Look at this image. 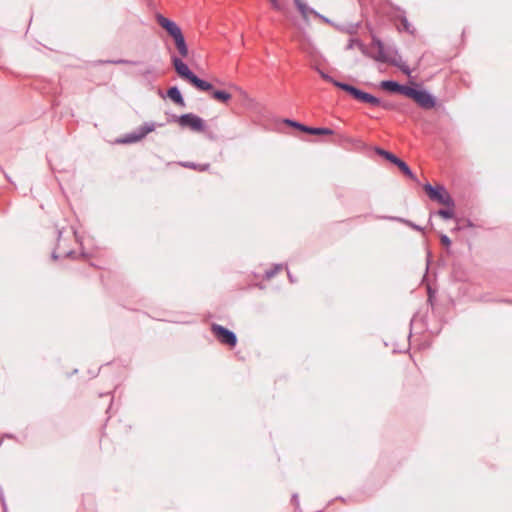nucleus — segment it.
Here are the masks:
<instances>
[{
	"instance_id": "29",
	"label": "nucleus",
	"mask_w": 512,
	"mask_h": 512,
	"mask_svg": "<svg viewBox=\"0 0 512 512\" xmlns=\"http://www.w3.org/2000/svg\"><path fill=\"white\" fill-rule=\"evenodd\" d=\"M292 504L297 508L299 506L298 494H293L291 498Z\"/></svg>"
},
{
	"instance_id": "22",
	"label": "nucleus",
	"mask_w": 512,
	"mask_h": 512,
	"mask_svg": "<svg viewBox=\"0 0 512 512\" xmlns=\"http://www.w3.org/2000/svg\"><path fill=\"white\" fill-rule=\"evenodd\" d=\"M281 269H282V265L281 264H277L274 267L266 270L265 271V278L266 279L273 278Z\"/></svg>"
},
{
	"instance_id": "1",
	"label": "nucleus",
	"mask_w": 512,
	"mask_h": 512,
	"mask_svg": "<svg viewBox=\"0 0 512 512\" xmlns=\"http://www.w3.org/2000/svg\"><path fill=\"white\" fill-rule=\"evenodd\" d=\"M173 67L180 78L190 83L196 89L200 91L212 90L213 85L193 73L190 68L177 56H172Z\"/></svg>"
},
{
	"instance_id": "2",
	"label": "nucleus",
	"mask_w": 512,
	"mask_h": 512,
	"mask_svg": "<svg viewBox=\"0 0 512 512\" xmlns=\"http://www.w3.org/2000/svg\"><path fill=\"white\" fill-rule=\"evenodd\" d=\"M157 23L173 38L175 46L182 57H187L188 47L180 27L172 20L158 14Z\"/></svg>"
},
{
	"instance_id": "36",
	"label": "nucleus",
	"mask_w": 512,
	"mask_h": 512,
	"mask_svg": "<svg viewBox=\"0 0 512 512\" xmlns=\"http://www.w3.org/2000/svg\"><path fill=\"white\" fill-rule=\"evenodd\" d=\"M208 167H209V164H204V165L201 167V170H202V171H204V170H206Z\"/></svg>"
},
{
	"instance_id": "26",
	"label": "nucleus",
	"mask_w": 512,
	"mask_h": 512,
	"mask_svg": "<svg viewBox=\"0 0 512 512\" xmlns=\"http://www.w3.org/2000/svg\"><path fill=\"white\" fill-rule=\"evenodd\" d=\"M440 242H441L442 245H444L447 248L450 247V245H451L450 238L447 235H445V234H442L440 236Z\"/></svg>"
},
{
	"instance_id": "35",
	"label": "nucleus",
	"mask_w": 512,
	"mask_h": 512,
	"mask_svg": "<svg viewBox=\"0 0 512 512\" xmlns=\"http://www.w3.org/2000/svg\"><path fill=\"white\" fill-rule=\"evenodd\" d=\"M339 138L342 141H348V138L346 136H344V135H340Z\"/></svg>"
},
{
	"instance_id": "13",
	"label": "nucleus",
	"mask_w": 512,
	"mask_h": 512,
	"mask_svg": "<svg viewBox=\"0 0 512 512\" xmlns=\"http://www.w3.org/2000/svg\"><path fill=\"white\" fill-rule=\"evenodd\" d=\"M167 96L175 104H177L181 107H185V105H186L185 100L181 94V91L179 90V88L177 86H172V87L168 88Z\"/></svg>"
},
{
	"instance_id": "4",
	"label": "nucleus",
	"mask_w": 512,
	"mask_h": 512,
	"mask_svg": "<svg viewBox=\"0 0 512 512\" xmlns=\"http://www.w3.org/2000/svg\"><path fill=\"white\" fill-rule=\"evenodd\" d=\"M423 188L431 200L436 201L447 207L455 206L453 198L451 197V195L448 193L444 186H432L431 184L426 183Z\"/></svg>"
},
{
	"instance_id": "15",
	"label": "nucleus",
	"mask_w": 512,
	"mask_h": 512,
	"mask_svg": "<svg viewBox=\"0 0 512 512\" xmlns=\"http://www.w3.org/2000/svg\"><path fill=\"white\" fill-rule=\"evenodd\" d=\"M210 91H211V98L216 101H219L221 103H228L232 98V95L224 90H213L212 89Z\"/></svg>"
},
{
	"instance_id": "34",
	"label": "nucleus",
	"mask_w": 512,
	"mask_h": 512,
	"mask_svg": "<svg viewBox=\"0 0 512 512\" xmlns=\"http://www.w3.org/2000/svg\"><path fill=\"white\" fill-rule=\"evenodd\" d=\"M62 235V231L57 229V240L59 241Z\"/></svg>"
},
{
	"instance_id": "6",
	"label": "nucleus",
	"mask_w": 512,
	"mask_h": 512,
	"mask_svg": "<svg viewBox=\"0 0 512 512\" xmlns=\"http://www.w3.org/2000/svg\"><path fill=\"white\" fill-rule=\"evenodd\" d=\"M407 97L414 100L421 108L426 110L432 109L436 105L435 97L424 89L410 86Z\"/></svg>"
},
{
	"instance_id": "31",
	"label": "nucleus",
	"mask_w": 512,
	"mask_h": 512,
	"mask_svg": "<svg viewBox=\"0 0 512 512\" xmlns=\"http://www.w3.org/2000/svg\"><path fill=\"white\" fill-rule=\"evenodd\" d=\"M53 260H57L59 258V254H57L56 250H54L51 254Z\"/></svg>"
},
{
	"instance_id": "23",
	"label": "nucleus",
	"mask_w": 512,
	"mask_h": 512,
	"mask_svg": "<svg viewBox=\"0 0 512 512\" xmlns=\"http://www.w3.org/2000/svg\"><path fill=\"white\" fill-rule=\"evenodd\" d=\"M319 74H320V76H321L324 80H326V81H328V82L332 83V84H333L335 87H337V88H338V85H339V84H346L345 82H340V81H338V80L334 79V78H333V77H331L329 74H327V73H325V72H323V71H319Z\"/></svg>"
},
{
	"instance_id": "7",
	"label": "nucleus",
	"mask_w": 512,
	"mask_h": 512,
	"mask_svg": "<svg viewBox=\"0 0 512 512\" xmlns=\"http://www.w3.org/2000/svg\"><path fill=\"white\" fill-rule=\"evenodd\" d=\"M375 152L378 155L382 156L387 161L391 162L393 165L397 166L405 176H407L413 181H417L416 175L413 173L408 164L399 157H397L395 154H393L390 151L384 150L380 147H376Z\"/></svg>"
},
{
	"instance_id": "24",
	"label": "nucleus",
	"mask_w": 512,
	"mask_h": 512,
	"mask_svg": "<svg viewBox=\"0 0 512 512\" xmlns=\"http://www.w3.org/2000/svg\"><path fill=\"white\" fill-rule=\"evenodd\" d=\"M355 46H358L360 49H362V51H364L365 47H364L363 43L358 39H350L346 46V49L350 50V49H353Z\"/></svg>"
},
{
	"instance_id": "5",
	"label": "nucleus",
	"mask_w": 512,
	"mask_h": 512,
	"mask_svg": "<svg viewBox=\"0 0 512 512\" xmlns=\"http://www.w3.org/2000/svg\"><path fill=\"white\" fill-rule=\"evenodd\" d=\"M338 88L347 92L349 95H351L355 100H357L359 102L367 103L372 106L381 104V100L378 97H376L370 93H367L365 91H362L359 88H357L351 84H348V83L339 84Z\"/></svg>"
},
{
	"instance_id": "20",
	"label": "nucleus",
	"mask_w": 512,
	"mask_h": 512,
	"mask_svg": "<svg viewBox=\"0 0 512 512\" xmlns=\"http://www.w3.org/2000/svg\"><path fill=\"white\" fill-rule=\"evenodd\" d=\"M143 139L142 135L138 132V130L127 134L122 140V143H134Z\"/></svg>"
},
{
	"instance_id": "3",
	"label": "nucleus",
	"mask_w": 512,
	"mask_h": 512,
	"mask_svg": "<svg viewBox=\"0 0 512 512\" xmlns=\"http://www.w3.org/2000/svg\"><path fill=\"white\" fill-rule=\"evenodd\" d=\"M171 121L176 122L182 128H189L194 132H203L205 130V121L196 114L186 113L182 115H173Z\"/></svg>"
},
{
	"instance_id": "12",
	"label": "nucleus",
	"mask_w": 512,
	"mask_h": 512,
	"mask_svg": "<svg viewBox=\"0 0 512 512\" xmlns=\"http://www.w3.org/2000/svg\"><path fill=\"white\" fill-rule=\"evenodd\" d=\"M382 63H389L392 66L399 68L405 75L410 76L411 69L409 66L402 60V57L395 52L393 57L387 55V60L381 61Z\"/></svg>"
},
{
	"instance_id": "18",
	"label": "nucleus",
	"mask_w": 512,
	"mask_h": 512,
	"mask_svg": "<svg viewBox=\"0 0 512 512\" xmlns=\"http://www.w3.org/2000/svg\"><path fill=\"white\" fill-rule=\"evenodd\" d=\"M284 123L288 126L294 127L302 132L309 134L310 126H306L300 122L291 119H285Z\"/></svg>"
},
{
	"instance_id": "25",
	"label": "nucleus",
	"mask_w": 512,
	"mask_h": 512,
	"mask_svg": "<svg viewBox=\"0 0 512 512\" xmlns=\"http://www.w3.org/2000/svg\"><path fill=\"white\" fill-rule=\"evenodd\" d=\"M104 63L136 65L138 62L125 60V59H118V60H107V61H104Z\"/></svg>"
},
{
	"instance_id": "11",
	"label": "nucleus",
	"mask_w": 512,
	"mask_h": 512,
	"mask_svg": "<svg viewBox=\"0 0 512 512\" xmlns=\"http://www.w3.org/2000/svg\"><path fill=\"white\" fill-rule=\"evenodd\" d=\"M294 1V4L295 6L297 7L299 13L301 14V16L306 19L308 14H311V15H314L315 17L321 19L322 21H324L325 23H331V21L326 18L325 16L321 15L320 13H318L317 11H315L314 9L312 8H309L304 2H302L301 0H293Z\"/></svg>"
},
{
	"instance_id": "21",
	"label": "nucleus",
	"mask_w": 512,
	"mask_h": 512,
	"mask_svg": "<svg viewBox=\"0 0 512 512\" xmlns=\"http://www.w3.org/2000/svg\"><path fill=\"white\" fill-rule=\"evenodd\" d=\"M454 207H447L446 209H439L436 214L442 217L443 219H452L454 218Z\"/></svg>"
},
{
	"instance_id": "37",
	"label": "nucleus",
	"mask_w": 512,
	"mask_h": 512,
	"mask_svg": "<svg viewBox=\"0 0 512 512\" xmlns=\"http://www.w3.org/2000/svg\"><path fill=\"white\" fill-rule=\"evenodd\" d=\"M288 277H289V279H290V281H291V282H294V280H293V276H292L289 272H288Z\"/></svg>"
},
{
	"instance_id": "9",
	"label": "nucleus",
	"mask_w": 512,
	"mask_h": 512,
	"mask_svg": "<svg viewBox=\"0 0 512 512\" xmlns=\"http://www.w3.org/2000/svg\"><path fill=\"white\" fill-rule=\"evenodd\" d=\"M390 18L392 21H399L400 24L397 25V29L399 32H406L410 35L415 34V28L411 25V23L408 21L406 17L405 11L400 7H394L392 8V11L390 13Z\"/></svg>"
},
{
	"instance_id": "32",
	"label": "nucleus",
	"mask_w": 512,
	"mask_h": 512,
	"mask_svg": "<svg viewBox=\"0 0 512 512\" xmlns=\"http://www.w3.org/2000/svg\"><path fill=\"white\" fill-rule=\"evenodd\" d=\"M357 27H351V29L347 30L349 34H353L356 32Z\"/></svg>"
},
{
	"instance_id": "27",
	"label": "nucleus",
	"mask_w": 512,
	"mask_h": 512,
	"mask_svg": "<svg viewBox=\"0 0 512 512\" xmlns=\"http://www.w3.org/2000/svg\"><path fill=\"white\" fill-rule=\"evenodd\" d=\"M271 5H272V8L277 10V11H281L282 10V6L280 4V2L278 0H269Z\"/></svg>"
},
{
	"instance_id": "17",
	"label": "nucleus",
	"mask_w": 512,
	"mask_h": 512,
	"mask_svg": "<svg viewBox=\"0 0 512 512\" xmlns=\"http://www.w3.org/2000/svg\"><path fill=\"white\" fill-rule=\"evenodd\" d=\"M156 128V124L153 122H145L143 125L139 126L137 128L138 132L142 135L144 138L147 134L150 132H153Z\"/></svg>"
},
{
	"instance_id": "8",
	"label": "nucleus",
	"mask_w": 512,
	"mask_h": 512,
	"mask_svg": "<svg viewBox=\"0 0 512 512\" xmlns=\"http://www.w3.org/2000/svg\"><path fill=\"white\" fill-rule=\"evenodd\" d=\"M211 331L220 343L228 345L230 347L236 346L237 336L233 331L225 328L222 325L215 323L211 325Z\"/></svg>"
},
{
	"instance_id": "10",
	"label": "nucleus",
	"mask_w": 512,
	"mask_h": 512,
	"mask_svg": "<svg viewBox=\"0 0 512 512\" xmlns=\"http://www.w3.org/2000/svg\"><path fill=\"white\" fill-rule=\"evenodd\" d=\"M380 87L390 93H397L407 97L410 86L403 85L394 80H384L380 83Z\"/></svg>"
},
{
	"instance_id": "28",
	"label": "nucleus",
	"mask_w": 512,
	"mask_h": 512,
	"mask_svg": "<svg viewBox=\"0 0 512 512\" xmlns=\"http://www.w3.org/2000/svg\"><path fill=\"white\" fill-rule=\"evenodd\" d=\"M379 106H381L385 110H393L395 108L394 104L383 101H381V104Z\"/></svg>"
},
{
	"instance_id": "19",
	"label": "nucleus",
	"mask_w": 512,
	"mask_h": 512,
	"mask_svg": "<svg viewBox=\"0 0 512 512\" xmlns=\"http://www.w3.org/2000/svg\"><path fill=\"white\" fill-rule=\"evenodd\" d=\"M334 132L326 127H310L309 134L311 135H332Z\"/></svg>"
},
{
	"instance_id": "14",
	"label": "nucleus",
	"mask_w": 512,
	"mask_h": 512,
	"mask_svg": "<svg viewBox=\"0 0 512 512\" xmlns=\"http://www.w3.org/2000/svg\"><path fill=\"white\" fill-rule=\"evenodd\" d=\"M372 45L378 49L377 55L373 56V58L378 62L387 60L384 43L379 38L373 37Z\"/></svg>"
},
{
	"instance_id": "33",
	"label": "nucleus",
	"mask_w": 512,
	"mask_h": 512,
	"mask_svg": "<svg viewBox=\"0 0 512 512\" xmlns=\"http://www.w3.org/2000/svg\"><path fill=\"white\" fill-rule=\"evenodd\" d=\"M185 167H191V168H196V165L194 163H187L184 165Z\"/></svg>"
},
{
	"instance_id": "30",
	"label": "nucleus",
	"mask_w": 512,
	"mask_h": 512,
	"mask_svg": "<svg viewBox=\"0 0 512 512\" xmlns=\"http://www.w3.org/2000/svg\"><path fill=\"white\" fill-rule=\"evenodd\" d=\"M75 255H76V252L73 250H69V251L65 252V257L73 258Z\"/></svg>"
},
{
	"instance_id": "16",
	"label": "nucleus",
	"mask_w": 512,
	"mask_h": 512,
	"mask_svg": "<svg viewBox=\"0 0 512 512\" xmlns=\"http://www.w3.org/2000/svg\"><path fill=\"white\" fill-rule=\"evenodd\" d=\"M388 219H390L392 221H397V222L403 223L406 226L412 228L413 230H416V231H419V232H423V228L421 226L413 223L410 220H407V219H404V218H401V217H388Z\"/></svg>"
}]
</instances>
